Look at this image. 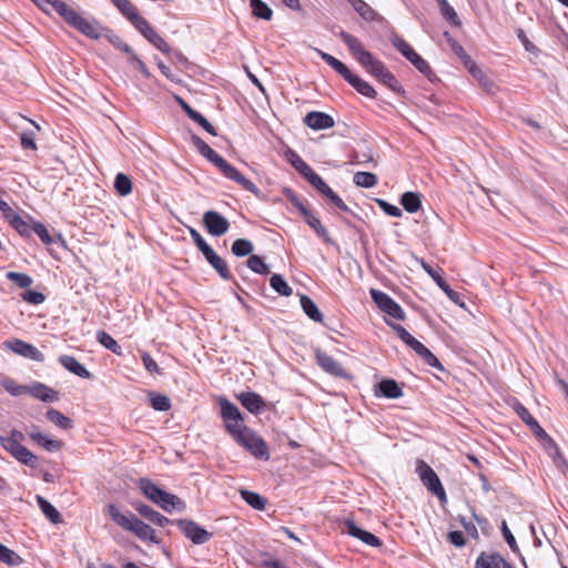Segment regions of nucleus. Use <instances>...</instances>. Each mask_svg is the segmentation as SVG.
Listing matches in <instances>:
<instances>
[{"instance_id": "5fc2aeb1", "label": "nucleus", "mask_w": 568, "mask_h": 568, "mask_svg": "<svg viewBox=\"0 0 568 568\" xmlns=\"http://www.w3.org/2000/svg\"><path fill=\"white\" fill-rule=\"evenodd\" d=\"M156 49H159L160 51H162L163 53H169L170 52V47L169 44L165 42V40L156 33V31L154 29H152L150 32H148L145 36H144Z\"/></svg>"}, {"instance_id": "2eb2a0df", "label": "nucleus", "mask_w": 568, "mask_h": 568, "mask_svg": "<svg viewBox=\"0 0 568 568\" xmlns=\"http://www.w3.org/2000/svg\"><path fill=\"white\" fill-rule=\"evenodd\" d=\"M304 123L313 130H326L334 126V119L324 112L311 111L304 118Z\"/></svg>"}, {"instance_id": "aec40b11", "label": "nucleus", "mask_w": 568, "mask_h": 568, "mask_svg": "<svg viewBox=\"0 0 568 568\" xmlns=\"http://www.w3.org/2000/svg\"><path fill=\"white\" fill-rule=\"evenodd\" d=\"M205 260L209 264L220 274V276L224 280L231 278V272L227 267L226 262L216 254V252L211 247L205 253H203Z\"/></svg>"}, {"instance_id": "864d4df0", "label": "nucleus", "mask_w": 568, "mask_h": 568, "mask_svg": "<svg viewBox=\"0 0 568 568\" xmlns=\"http://www.w3.org/2000/svg\"><path fill=\"white\" fill-rule=\"evenodd\" d=\"M320 193H322L324 196H328L329 193H332V189L325 183V181L315 172H313L307 179H306Z\"/></svg>"}, {"instance_id": "052dcab7", "label": "nucleus", "mask_w": 568, "mask_h": 568, "mask_svg": "<svg viewBox=\"0 0 568 568\" xmlns=\"http://www.w3.org/2000/svg\"><path fill=\"white\" fill-rule=\"evenodd\" d=\"M190 119H192L194 122H196L200 126H202L211 135H213V136L217 135L215 128L200 112L195 111V113L191 114Z\"/></svg>"}, {"instance_id": "ea45409f", "label": "nucleus", "mask_w": 568, "mask_h": 568, "mask_svg": "<svg viewBox=\"0 0 568 568\" xmlns=\"http://www.w3.org/2000/svg\"><path fill=\"white\" fill-rule=\"evenodd\" d=\"M45 416L51 423L62 429L72 428V420L54 408H49Z\"/></svg>"}, {"instance_id": "4468645a", "label": "nucleus", "mask_w": 568, "mask_h": 568, "mask_svg": "<svg viewBox=\"0 0 568 568\" xmlns=\"http://www.w3.org/2000/svg\"><path fill=\"white\" fill-rule=\"evenodd\" d=\"M8 346L12 352L26 358H30L36 362L44 361V355L37 347L21 339H13L8 343Z\"/></svg>"}, {"instance_id": "6ab92c4d", "label": "nucleus", "mask_w": 568, "mask_h": 568, "mask_svg": "<svg viewBox=\"0 0 568 568\" xmlns=\"http://www.w3.org/2000/svg\"><path fill=\"white\" fill-rule=\"evenodd\" d=\"M59 363L70 373L81 377V378H91V373L81 364L79 361L71 355H61L59 357Z\"/></svg>"}, {"instance_id": "0e129e2a", "label": "nucleus", "mask_w": 568, "mask_h": 568, "mask_svg": "<svg viewBox=\"0 0 568 568\" xmlns=\"http://www.w3.org/2000/svg\"><path fill=\"white\" fill-rule=\"evenodd\" d=\"M32 231L41 239L44 244L53 243L52 236L49 234L47 227L42 223H34Z\"/></svg>"}, {"instance_id": "338daca9", "label": "nucleus", "mask_w": 568, "mask_h": 568, "mask_svg": "<svg viewBox=\"0 0 568 568\" xmlns=\"http://www.w3.org/2000/svg\"><path fill=\"white\" fill-rule=\"evenodd\" d=\"M501 532H503V536H504L506 542L510 547V549L514 552H518L519 551V547H518V545L516 542V539H515L514 535L511 534V531L509 530V528H508V526H507L505 520L503 521V525H501Z\"/></svg>"}, {"instance_id": "f3484780", "label": "nucleus", "mask_w": 568, "mask_h": 568, "mask_svg": "<svg viewBox=\"0 0 568 568\" xmlns=\"http://www.w3.org/2000/svg\"><path fill=\"white\" fill-rule=\"evenodd\" d=\"M237 399L248 412L256 415L263 412L266 406L263 398L253 392L241 393L237 395Z\"/></svg>"}, {"instance_id": "49530a36", "label": "nucleus", "mask_w": 568, "mask_h": 568, "mask_svg": "<svg viewBox=\"0 0 568 568\" xmlns=\"http://www.w3.org/2000/svg\"><path fill=\"white\" fill-rule=\"evenodd\" d=\"M353 181L357 186L371 189L377 184V176L371 172H357Z\"/></svg>"}, {"instance_id": "8fccbe9b", "label": "nucleus", "mask_w": 568, "mask_h": 568, "mask_svg": "<svg viewBox=\"0 0 568 568\" xmlns=\"http://www.w3.org/2000/svg\"><path fill=\"white\" fill-rule=\"evenodd\" d=\"M10 225L21 235L29 236L32 231V226L29 225L19 214L12 215L9 221Z\"/></svg>"}, {"instance_id": "79ce46f5", "label": "nucleus", "mask_w": 568, "mask_h": 568, "mask_svg": "<svg viewBox=\"0 0 568 568\" xmlns=\"http://www.w3.org/2000/svg\"><path fill=\"white\" fill-rule=\"evenodd\" d=\"M98 342L103 345L106 349L111 351L116 355L122 354V347L118 344V342L106 332L99 331L97 333Z\"/></svg>"}, {"instance_id": "09e8293b", "label": "nucleus", "mask_w": 568, "mask_h": 568, "mask_svg": "<svg viewBox=\"0 0 568 568\" xmlns=\"http://www.w3.org/2000/svg\"><path fill=\"white\" fill-rule=\"evenodd\" d=\"M0 561L13 567L19 566L22 559L17 552L0 542Z\"/></svg>"}, {"instance_id": "680f3d73", "label": "nucleus", "mask_w": 568, "mask_h": 568, "mask_svg": "<svg viewBox=\"0 0 568 568\" xmlns=\"http://www.w3.org/2000/svg\"><path fill=\"white\" fill-rule=\"evenodd\" d=\"M376 203L384 211V213L389 216L400 217L403 215V212L398 206L393 205L385 200L377 199Z\"/></svg>"}, {"instance_id": "423d86ee", "label": "nucleus", "mask_w": 568, "mask_h": 568, "mask_svg": "<svg viewBox=\"0 0 568 568\" xmlns=\"http://www.w3.org/2000/svg\"><path fill=\"white\" fill-rule=\"evenodd\" d=\"M236 442L250 452L255 458L267 460L270 453L265 442L251 429L244 432Z\"/></svg>"}, {"instance_id": "a18cd8bd", "label": "nucleus", "mask_w": 568, "mask_h": 568, "mask_svg": "<svg viewBox=\"0 0 568 568\" xmlns=\"http://www.w3.org/2000/svg\"><path fill=\"white\" fill-rule=\"evenodd\" d=\"M254 246L251 241L245 239H237L233 242L231 251L235 256L243 257L252 255Z\"/></svg>"}, {"instance_id": "c03bdc74", "label": "nucleus", "mask_w": 568, "mask_h": 568, "mask_svg": "<svg viewBox=\"0 0 568 568\" xmlns=\"http://www.w3.org/2000/svg\"><path fill=\"white\" fill-rule=\"evenodd\" d=\"M114 189L121 196H126L132 192V181L124 173H118L114 180Z\"/></svg>"}, {"instance_id": "4d7b16f0", "label": "nucleus", "mask_w": 568, "mask_h": 568, "mask_svg": "<svg viewBox=\"0 0 568 568\" xmlns=\"http://www.w3.org/2000/svg\"><path fill=\"white\" fill-rule=\"evenodd\" d=\"M379 81L386 85L387 88H389L392 91L396 92V93H404V90L402 88V85L399 84V82L397 81V79L395 78V75L390 72V71H387L383 78L379 79Z\"/></svg>"}, {"instance_id": "603ef678", "label": "nucleus", "mask_w": 568, "mask_h": 568, "mask_svg": "<svg viewBox=\"0 0 568 568\" xmlns=\"http://www.w3.org/2000/svg\"><path fill=\"white\" fill-rule=\"evenodd\" d=\"M440 12L443 17L455 26H459L460 21L455 9L448 3L447 0H438Z\"/></svg>"}, {"instance_id": "9d476101", "label": "nucleus", "mask_w": 568, "mask_h": 568, "mask_svg": "<svg viewBox=\"0 0 568 568\" xmlns=\"http://www.w3.org/2000/svg\"><path fill=\"white\" fill-rule=\"evenodd\" d=\"M0 444L8 453H10L20 463L34 466L38 458L27 447L18 442L6 439L4 436H0Z\"/></svg>"}, {"instance_id": "1a4fd4ad", "label": "nucleus", "mask_w": 568, "mask_h": 568, "mask_svg": "<svg viewBox=\"0 0 568 568\" xmlns=\"http://www.w3.org/2000/svg\"><path fill=\"white\" fill-rule=\"evenodd\" d=\"M175 525L181 529L184 536L193 544L202 545L210 540L212 534L199 526L195 521L189 519H178Z\"/></svg>"}, {"instance_id": "a878e982", "label": "nucleus", "mask_w": 568, "mask_h": 568, "mask_svg": "<svg viewBox=\"0 0 568 568\" xmlns=\"http://www.w3.org/2000/svg\"><path fill=\"white\" fill-rule=\"evenodd\" d=\"M29 437L34 443L42 446L49 452H55L62 448V442L49 438L48 436L39 432L37 427H33V429L29 433Z\"/></svg>"}, {"instance_id": "37998d69", "label": "nucleus", "mask_w": 568, "mask_h": 568, "mask_svg": "<svg viewBox=\"0 0 568 568\" xmlns=\"http://www.w3.org/2000/svg\"><path fill=\"white\" fill-rule=\"evenodd\" d=\"M219 404L221 407V416L224 422L227 419H235L241 415L239 408L229 399L221 397L219 398Z\"/></svg>"}, {"instance_id": "0eeeda50", "label": "nucleus", "mask_w": 568, "mask_h": 568, "mask_svg": "<svg viewBox=\"0 0 568 568\" xmlns=\"http://www.w3.org/2000/svg\"><path fill=\"white\" fill-rule=\"evenodd\" d=\"M214 165L222 172V174L239 183L244 190L252 192L256 194L258 192L257 186L246 179L242 173H240L236 168H234L232 164H230L226 160H224L221 155L220 158L214 162Z\"/></svg>"}, {"instance_id": "393cba45", "label": "nucleus", "mask_w": 568, "mask_h": 568, "mask_svg": "<svg viewBox=\"0 0 568 568\" xmlns=\"http://www.w3.org/2000/svg\"><path fill=\"white\" fill-rule=\"evenodd\" d=\"M348 2L365 21L382 20V17L364 0H348Z\"/></svg>"}, {"instance_id": "9b49d317", "label": "nucleus", "mask_w": 568, "mask_h": 568, "mask_svg": "<svg viewBox=\"0 0 568 568\" xmlns=\"http://www.w3.org/2000/svg\"><path fill=\"white\" fill-rule=\"evenodd\" d=\"M203 224L206 231L213 236H222L230 229L227 219L216 211L205 212L203 215Z\"/></svg>"}, {"instance_id": "473e14b6", "label": "nucleus", "mask_w": 568, "mask_h": 568, "mask_svg": "<svg viewBox=\"0 0 568 568\" xmlns=\"http://www.w3.org/2000/svg\"><path fill=\"white\" fill-rule=\"evenodd\" d=\"M316 52L331 68H333L338 74H341L344 78V80L348 79L352 72L342 61L320 49H316Z\"/></svg>"}, {"instance_id": "3c124183", "label": "nucleus", "mask_w": 568, "mask_h": 568, "mask_svg": "<svg viewBox=\"0 0 568 568\" xmlns=\"http://www.w3.org/2000/svg\"><path fill=\"white\" fill-rule=\"evenodd\" d=\"M246 263L254 273L266 275L271 272L268 265L258 255H251Z\"/></svg>"}, {"instance_id": "c9c22d12", "label": "nucleus", "mask_w": 568, "mask_h": 568, "mask_svg": "<svg viewBox=\"0 0 568 568\" xmlns=\"http://www.w3.org/2000/svg\"><path fill=\"white\" fill-rule=\"evenodd\" d=\"M400 204L408 213H415L422 206L420 195L416 192H405L400 197Z\"/></svg>"}, {"instance_id": "20e7f679", "label": "nucleus", "mask_w": 568, "mask_h": 568, "mask_svg": "<svg viewBox=\"0 0 568 568\" xmlns=\"http://www.w3.org/2000/svg\"><path fill=\"white\" fill-rule=\"evenodd\" d=\"M392 44L428 80L436 79L432 68L415 50L398 34L393 33L389 38Z\"/></svg>"}, {"instance_id": "774afa93", "label": "nucleus", "mask_w": 568, "mask_h": 568, "mask_svg": "<svg viewBox=\"0 0 568 568\" xmlns=\"http://www.w3.org/2000/svg\"><path fill=\"white\" fill-rule=\"evenodd\" d=\"M190 234L196 247L202 252V254L211 248V246L205 242V240L195 229H191Z\"/></svg>"}, {"instance_id": "ddd939ff", "label": "nucleus", "mask_w": 568, "mask_h": 568, "mask_svg": "<svg viewBox=\"0 0 568 568\" xmlns=\"http://www.w3.org/2000/svg\"><path fill=\"white\" fill-rule=\"evenodd\" d=\"M315 357H316V362H317L318 366L326 373H328L333 376H336V377L346 376V373H345L344 368L342 367V365L335 358H333L331 355H328L327 353H325L321 349H317L315 353Z\"/></svg>"}, {"instance_id": "f257e3e1", "label": "nucleus", "mask_w": 568, "mask_h": 568, "mask_svg": "<svg viewBox=\"0 0 568 568\" xmlns=\"http://www.w3.org/2000/svg\"><path fill=\"white\" fill-rule=\"evenodd\" d=\"M39 8L44 11H48L50 8L55 10L68 24L72 28L77 29L84 36H93L95 34V26L87 22V19L82 17L75 9L70 7L62 0H32Z\"/></svg>"}, {"instance_id": "412c9836", "label": "nucleus", "mask_w": 568, "mask_h": 568, "mask_svg": "<svg viewBox=\"0 0 568 568\" xmlns=\"http://www.w3.org/2000/svg\"><path fill=\"white\" fill-rule=\"evenodd\" d=\"M158 501L156 505L166 513H171L172 510L182 511L185 509V503L180 497L165 490H163Z\"/></svg>"}, {"instance_id": "6e6552de", "label": "nucleus", "mask_w": 568, "mask_h": 568, "mask_svg": "<svg viewBox=\"0 0 568 568\" xmlns=\"http://www.w3.org/2000/svg\"><path fill=\"white\" fill-rule=\"evenodd\" d=\"M369 293L372 300L376 303L381 311L396 320H405V313L403 308L389 295L375 288H372Z\"/></svg>"}, {"instance_id": "72a5a7b5", "label": "nucleus", "mask_w": 568, "mask_h": 568, "mask_svg": "<svg viewBox=\"0 0 568 568\" xmlns=\"http://www.w3.org/2000/svg\"><path fill=\"white\" fill-rule=\"evenodd\" d=\"M252 16L256 19L270 21L273 18V10L262 0H250Z\"/></svg>"}, {"instance_id": "f8f14e48", "label": "nucleus", "mask_w": 568, "mask_h": 568, "mask_svg": "<svg viewBox=\"0 0 568 568\" xmlns=\"http://www.w3.org/2000/svg\"><path fill=\"white\" fill-rule=\"evenodd\" d=\"M87 22L90 23V24H94L95 26V34L97 37H93V36H87L88 38H91V39H94V40H98L100 38H104L106 39L114 48L125 52L126 54L128 53H132V49L129 44H126L125 42H123L121 40V38L115 34L112 30L108 29V28H103L99 24L98 21L95 20H88L87 19Z\"/></svg>"}, {"instance_id": "c85d7f7f", "label": "nucleus", "mask_w": 568, "mask_h": 568, "mask_svg": "<svg viewBox=\"0 0 568 568\" xmlns=\"http://www.w3.org/2000/svg\"><path fill=\"white\" fill-rule=\"evenodd\" d=\"M345 81H347L358 93L369 99L376 98V91L374 90V88L359 77L351 73L348 79H346Z\"/></svg>"}, {"instance_id": "7c9ffc66", "label": "nucleus", "mask_w": 568, "mask_h": 568, "mask_svg": "<svg viewBox=\"0 0 568 568\" xmlns=\"http://www.w3.org/2000/svg\"><path fill=\"white\" fill-rule=\"evenodd\" d=\"M305 222L308 224L311 229L315 231V233L322 237L325 242H331V237L328 235L327 230L322 225L320 219H317L311 211L304 210L303 215Z\"/></svg>"}, {"instance_id": "f03ea898", "label": "nucleus", "mask_w": 568, "mask_h": 568, "mask_svg": "<svg viewBox=\"0 0 568 568\" xmlns=\"http://www.w3.org/2000/svg\"><path fill=\"white\" fill-rule=\"evenodd\" d=\"M338 36L362 67L377 80L383 78V75L388 71L385 64L375 59L374 55L363 47L356 37L344 30H341Z\"/></svg>"}, {"instance_id": "f704fd0d", "label": "nucleus", "mask_w": 568, "mask_h": 568, "mask_svg": "<svg viewBox=\"0 0 568 568\" xmlns=\"http://www.w3.org/2000/svg\"><path fill=\"white\" fill-rule=\"evenodd\" d=\"M192 143L196 148V150L207 159L212 164L220 158V154L216 153L207 143H205L200 136L192 135Z\"/></svg>"}, {"instance_id": "a211bd4d", "label": "nucleus", "mask_w": 568, "mask_h": 568, "mask_svg": "<svg viewBox=\"0 0 568 568\" xmlns=\"http://www.w3.org/2000/svg\"><path fill=\"white\" fill-rule=\"evenodd\" d=\"M346 529H347V532L351 536L362 540L363 542H365L368 546L378 547V546L382 545L381 540L375 535H373L372 532L366 531V530L359 528L352 520H347L346 521Z\"/></svg>"}, {"instance_id": "bb28decb", "label": "nucleus", "mask_w": 568, "mask_h": 568, "mask_svg": "<svg viewBox=\"0 0 568 568\" xmlns=\"http://www.w3.org/2000/svg\"><path fill=\"white\" fill-rule=\"evenodd\" d=\"M505 559L497 552H481L477 560L475 568H501Z\"/></svg>"}, {"instance_id": "6e6d98bb", "label": "nucleus", "mask_w": 568, "mask_h": 568, "mask_svg": "<svg viewBox=\"0 0 568 568\" xmlns=\"http://www.w3.org/2000/svg\"><path fill=\"white\" fill-rule=\"evenodd\" d=\"M7 277L22 288H27L33 283L32 277L24 273L9 272Z\"/></svg>"}, {"instance_id": "4be33fe9", "label": "nucleus", "mask_w": 568, "mask_h": 568, "mask_svg": "<svg viewBox=\"0 0 568 568\" xmlns=\"http://www.w3.org/2000/svg\"><path fill=\"white\" fill-rule=\"evenodd\" d=\"M134 507H135V510L141 516H143L144 518H146L154 525L164 527L169 523H171L169 518H166L165 516H163L162 514H160L159 511L154 510L153 508H151L150 506H148L145 504L140 503V504H136Z\"/></svg>"}, {"instance_id": "dca6fc26", "label": "nucleus", "mask_w": 568, "mask_h": 568, "mask_svg": "<svg viewBox=\"0 0 568 568\" xmlns=\"http://www.w3.org/2000/svg\"><path fill=\"white\" fill-rule=\"evenodd\" d=\"M26 394H30L32 397L45 403L55 402L59 399L58 392L40 382H36L30 386H26Z\"/></svg>"}, {"instance_id": "5701e85b", "label": "nucleus", "mask_w": 568, "mask_h": 568, "mask_svg": "<svg viewBox=\"0 0 568 568\" xmlns=\"http://www.w3.org/2000/svg\"><path fill=\"white\" fill-rule=\"evenodd\" d=\"M423 268L427 272V274L436 282V284L446 293V295L455 303L459 300V294L450 288V286L446 283V281L433 270L430 265L420 262Z\"/></svg>"}, {"instance_id": "7ed1b4c3", "label": "nucleus", "mask_w": 568, "mask_h": 568, "mask_svg": "<svg viewBox=\"0 0 568 568\" xmlns=\"http://www.w3.org/2000/svg\"><path fill=\"white\" fill-rule=\"evenodd\" d=\"M106 511L111 519L124 530L134 534L143 541L158 542L154 529L135 515L121 513L114 504H110L106 507Z\"/></svg>"}, {"instance_id": "13d9d810", "label": "nucleus", "mask_w": 568, "mask_h": 568, "mask_svg": "<svg viewBox=\"0 0 568 568\" xmlns=\"http://www.w3.org/2000/svg\"><path fill=\"white\" fill-rule=\"evenodd\" d=\"M129 21L143 34L145 36L148 32H150L153 28L150 26V23L139 14V12L134 13L133 17H130Z\"/></svg>"}, {"instance_id": "69168bd1", "label": "nucleus", "mask_w": 568, "mask_h": 568, "mask_svg": "<svg viewBox=\"0 0 568 568\" xmlns=\"http://www.w3.org/2000/svg\"><path fill=\"white\" fill-rule=\"evenodd\" d=\"M22 300L29 304L38 305L44 302L45 296L37 291H27L22 294Z\"/></svg>"}, {"instance_id": "a19ab883", "label": "nucleus", "mask_w": 568, "mask_h": 568, "mask_svg": "<svg viewBox=\"0 0 568 568\" xmlns=\"http://www.w3.org/2000/svg\"><path fill=\"white\" fill-rule=\"evenodd\" d=\"M226 430L232 435V437L236 440L240 438L244 432H248L250 429L244 425L243 417L240 415L235 419H227L224 422Z\"/></svg>"}, {"instance_id": "e433bc0d", "label": "nucleus", "mask_w": 568, "mask_h": 568, "mask_svg": "<svg viewBox=\"0 0 568 568\" xmlns=\"http://www.w3.org/2000/svg\"><path fill=\"white\" fill-rule=\"evenodd\" d=\"M37 503L44 516L53 524H58L61 521V515L57 510V508L50 504L44 497L38 496Z\"/></svg>"}, {"instance_id": "c756f323", "label": "nucleus", "mask_w": 568, "mask_h": 568, "mask_svg": "<svg viewBox=\"0 0 568 568\" xmlns=\"http://www.w3.org/2000/svg\"><path fill=\"white\" fill-rule=\"evenodd\" d=\"M300 302L304 313L312 321L316 323H323L324 316L311 297H308L307 295H301Z\"/></svg>"}, {"instance_id": "de8ad7c7", "label": "nucleus", "mask_w": 568, "mask_h": 568, "mask_svg": "<svg viewBox=\"0 0 568 568\" xmlns=\"http://www.w3.org/2000/svg\"><path fill=\"white\" fill-rule=\"evenodd\" d=\"M149 396L153 409L166 412L171 408V400L168 396L154 392L150 393Z\"/></svg>"}, {"instance_id": "2f4dec72", "label": "nucleus", "mask_w": 568, "mask_h": 568, "mask_svg": "<svg viewBox=\"0 0 568 568\" xmlns=\"http://www.w3.org/2000/svg\"><path fill=\"white\" fill-rule=\"evenodd\" d=\"M139 488L141 489L142 494L155 505L159 503V497H161V494L163 493V489L159 488L149 478H141L139 480Z\"/></svg>"}, {"instance_id": "bf43d9fd", "label": "nucleus", "mask_w": 568, "mask_h": 568, "mask_svg": "<svg viewBox=\"0 0 568 568\" xmlns=\"http://www.w3.org/2000/svg\"><path fill=\"white\" fill-rule=\"evenodd\" d=\"M130 65L140 71L145 78H150V71L146 68L145 63L132 51V53H128Z\"/></svg>"}, {"instance_id": "e2e57ef3", "label": "nucleus", "mask_w": 568, "mask_h": 568, "mask_svg": "<svg viewBox=\"0 0 568 568\" xmlns=\"http://www.w3.org/2000/svg\"><path fill=\"white\" fill-rule=\"evenodd\" d=\"M3 388L13 396L26 394V386L18 385L13 379L7 378L2 382Z\"/></svg>"}, {"instance_id": "cd10ccee", "label": "nucleus", "mask_w": 568, "mask_h": 568, "mask_svg": "<svg viewBox=\"0 0 568 568\" xmlns=\"http://www.w3.org/2000/svg\"><path fill=\"white\" fill-rule=\"evenodd\" d=\"M379 394L387 398H399L403 396V390L395 379H383L377 384Z\"/></svg>"}, {"instance_id": "39448f33", "label": "nucleus", "mask_w": 568, "mask_h": 568, "mask_svg": "<svg viewBox=\"0 0 568 568\" xmlns=\"http://www.w3.org/2000/svg\"><path fill=\"white\" fill-rule=\"evenodd\" d=\"M416 471L422 483L427 487L429 491L436 495L440 500L446 499L445 489L434 469L427 465L424 460H418Z\"/></svg>"}, {"instance_id": "b1692460", "label": "nucleus", "mask_w": 568, "mask_h": 568, "mask_svg": "<svg viewBox=\"0 0 568 568\" xmlns=\"http://www.w3.org/2000/svg\"><path fill=\"white\" fill-rule=\"evenodd\" d=\"M285 159L305 179L314 172V170L292 149L285 151Z\"/></svg>"}, {"instance_id": "58836bf2", "label": "nucleus", "mask_w": 568, "mask_h": 568, "mask_svg": "<svg viewBox=\"0 0 568 568\" xmlns=\"http://www.w3.org/2000/svg\"><path fill=\"white\" fill-rule=\"evenodd\" d=\"M271 287L281 296L288 297L293 294L292 287L287 284L284 277L280 274H273L270 278Z\"/></svg>"}, {"instance_id": "4c0bfd02", "label": "nucleus", "mask_w": 568, "mask_h": 568, "mask_svg": "<svg viewBox=\"0 0 568 568\" xmlns=\"http://www.w3.org/2000/svg\"><path fill=\"white\" fill-rule=\"evenodd\" d=\"M241 497L254 509L256 510H263L266 506V499L263 498L257 493L247 490V489H241L240 490Z\"/></svg>"}]
</instances>
